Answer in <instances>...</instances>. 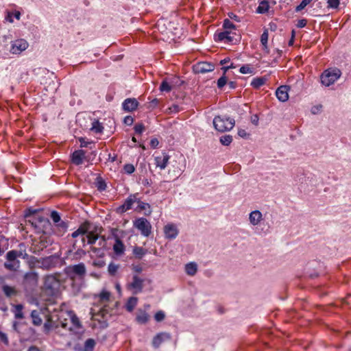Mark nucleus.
I'll return each instance as SVG.
<instances>
[{"mask_svg": "<svg viewBox=\"0 0 351 351\" xmlns=\"http://www.w3.org/2000/svg\"><path fill=\"white\" fill-rule=\"evenodd\" d=\"M234 124V119L227 116H216L213 119L215 128L221 132L232 130Z\"/></svg>", "mask_w": 351, "mask_h": 351, "instance_id": "obj_1", "label": "nucleus"}, {"mask_svg": "<svg viewBox=\"0 0 351 351\" xmlns=\"http://www.w3.org/2000/svg\"><path fill=\"white\" fill-rule=\"evenodd\" d=\"M341 75V71L337 68H330L324 71L321 75V82L326 86L333 84Z\"/></svg>", "mask_w": 351, "mask_h": 351, "instance_id": "obj_2", "label": "nucleus"}, {"mask_svg": "<svg viewBox=\"0 0 351 351\" xmlns=\"http://www.w3.org/2000/svg\"><path fill=\"white\" fill-rule=\"evenodd\" d=\"M67 315L70 319L71 324L69 325L67 319H64L63 321L60 322L62 328L67 329L69 331H76L82 328L81 322L73 311H69Z\"/></svg>", "mask_w": 351, "mask_h": 351, "instance_id": "obj_3", "label": "nucleus"}, {"mask_svg": "<svg viewBox=\"0 0 351 351\" xmlns=\"http://www.w3.org/2000/svg\"><path fill=\"white\" fill-rule=\"evenodd\" d=\"M22 254L23 253L17 250H10L6 254V259L8 261H13V263H4L5 268L12 271H16L20 266V262L16 260V258L21 256Z\"/></svg>", "mask_w": 351, "mask_h": 351, "instance_id": "obj_4", "label": "nucleus"}, {"mask_svg": "<svg viewBox=\"0 0 351 351\" xmlns=\"http://www.w3.org/2000/svg\"><path fill=\"white\" fill-rule=\"evenodd\" d=\"M144 280L141 278L138 275L134 274L132 281L127 284L126 287L134 294H138L142 292L143 289Z\"/></svg>", "mask_w": 351, "mask_h": 351, "instance_id": "obj_5", "label": "nucleus"}, {"mask_svg": "<svg viewBox=\"0 0 351 351\" xmlns=\"http://www.w3.org/2000/svg\"><path fill=\"white\" fill-rule=\"evenodd\" d=\"M134 226L138 228L144 236H148L151 233L152 226L145 218L141 217L134 221Z\"/></svg>", "mask_w": 351, "mask_h": 351, "instance_id": "obj_6", "label": "nucleus"}, {"mask_svg": "<svg viewBox=\"0 0 351 351\" xmlns=\"http://www.w3.org/2000/svg\"><path fill=\"white\" fill-rule=\"evenodd\" d=\"M28 47L27 42L24 39H18L12 43L10 52L13 54H19Z\"/></svg>", "mask_w": 351, "mask_h": 351, "instance_id": "obj_7", "label": "nucleus"}, {"mask_svg": "<svg viewBox=\"0 0 351 351\" xmlns=\"http://www.w3.org/2000/svg\"><path fill=\"white\" fill-rule=\"evenodd\" d=\"M171 335L167 332H161L155 335V348L171 341Z\"/></svg>", "mask_w": 351, "mask_h": 351, "instance_id": "obj_8", "label": "nucleus"}, {"mask_svg": "<svg viewBox=\"0 0 351 351\" xmlns=\"http://www.w3.org/2000/svg\"><path fill=\"white\" fill-rule=\"evenodd\" d=\"M179 233L177 226L172 223H169L164 226V234L165 238L168 239H174Z\"/></svg>", "mask_w": 351, "mask_h": 351, "instance_id": "obj_9", "label": "nucleus"}, {"mask_svg": "<svg viewBox=\"0 0 351 351\" xmlns=\"http://www.w3.org/2000/svg\"><path fill=\"white\" fill-rule=\"evenodd\" d=\"M67 273L71 276L72 274L79 277H83L86 274V267L84 263L70 266L67 268Z\"/></svg>", "mask_w": 351, "mask_h": 351, "instance_id": "obj_10", "label": "nucleus"}, {"mask_svg": "<svg viewBox=\"0 0 351 351\" xmlns=\"http://www.w3.org/2000/svg\"><path fill=\"white\" fill-rule=\"evenodd\" d=\"M214 68L213 64L206 62H202L193 66V71L195 73H206L213 71Z\"/></svg>", "mask_w": 351, "mask_h": 351, "instance_id": "obj_11", "label": "nucleus"}, {"mask_svg": "<svg viewBox=\"0 0 351 351\" xmlns=\"http://www.w3.org/2000/svg\"><path fill=\"white\" fill-rule=\"evenodd\" d=\"M38 276L36 272H27L24 276L23 283L25 286L35 287L37 285Z\"/></svg>", "mask_w": 351, "mask_h": 351, "instance_id": "obj_12", "label": "nucleus"}, {"mask_svg": "<svg viewBox=\"0 0 351 351\" xmlns=\"http://www.w3.org/2000/svg\"><path fill=\"white\" fill-rule=\"evenodd\" d=\"M235 36L237 34L232 31L225 30L219 33L217 36L218 40L230 43H233L234 40L237 41V38H234Z\"/></svg>", "mask_w": 351, "mask_h": 351, "instance_id": "obj_13", "label": "nucleus"}, {"mask_svg": "<svg viewBox=\"0 0 351 351\" xmlns=\"http://www.w3.org/2000/svg\"><path fill=\"white\" fill-rule=\"evenodd\" d=\"M263 220V214L258 210H254L249 214V221L250 223L253 226L259 225Z\"/></svg>", "mask_w": 351, "mask_h": 351, "instance_id": "obj_14", "label": "nucleus"}, {"mask_svg": "<svg viewBox=\"0 0 351 351\" xmlns=\"http://www.w3.org/2000/svg\"><path fill=\"white\" fill-rule=\"evenodd\" d=\"M289 87L287 85H282L278 87L276 91V95L278 99L282 102L287 101L289 99L288 90Z\"/></svg>", "mask_w": 351, "mask_h": 351, "instance_id": "obj_15", "label": "nucleus"}, {"mask_svg": "<svg viewBox=\"0 0 351 351\" xmlns=\"http://www.w3.org/2000/svg\"><path fill=\"white\" fill-rule=\"evenodd\" d=\"M138 106V102L135 98H128L122 104L123 109L127 112L135 110Z\"/></svg>", "mask_w": 351, "mask_h": 351, "instance_id": "obj_16", "label": "nucleus"}, {"mask_svg": "<svg viewBox=\"0 0 351 351\" xmlns=\"http://www.w3.org/2000/svg\"><path fill=\"white\" fill-rule=\"evenodd\" d=\"M170 156L166 153H162L160 156L155 157V165L160 169H164L167 167Z\"/></svg>", "mask_w": 351, "mask_h": 351, "instance_id": "obj_17", "label": "nucleus"}, {"mask_svg": "<svg viewBox=\"0 0 351 351\" xmlns=\"http://www.w3.org/2000/svg\"><path fill=\"white\" fill-rule=\"evenodd\" d=\"M86 152L83 149L75 150L71 155V160L75 165H80L83 163L85 158Z\"/></svg>", "mask_w": 351, "mask_h": 351, "instance_id": "obj_18", "label": "nucleus"}, {"mask_svg": "<svg viewBox=\"0 0 351 351\" xmlns=\"http://www.w3.org/2000/svg\"><path fill=\"white\" fill-rule=\"evenodd\" d=\"M198 266L195 262H190L185 265L184 271L190 276H195L197 272Z\"/></svg>", "mask_w": 351, "mask_h": 351, "instance_id": "obj_19", "label": "nucleus"}, {"mask_svg": "<svg viewBox=\"0 0 351 351\" xmlns=\"http://www.w3.org/2000/svg\"><path fill=\"white\" fill-rule=\"evenodd\" d=\"M149 316L146 313L145 311L142 310V309H138V311L136 312V315L135 319L138 324H143L147 323L149 320Z\"/></svg>", "mask_w": 351, "mask_h": 351, "instance_id": "obj_20", "label": "nucleus"}, {"mask_svg": "<svg viewBox=\"0 0 351 351\" xmlns=\"http://www.w3.org/2000/svg\"><path fill=\"white\" fill-rule=\"evenodd\" d=\"M137 206L135 208V210L138 212H144L145 215H148L151 213L150 210V205L147 203H145L141 201L138 197V201L137 202Z\"/></svg>", "mask_w": 351, "mask_h": 351, "instance_id": "obj_21", "label": "nucleus"}, {"mask_svg": "<svg viewBox=\"0 0 351 351\" xmlns=\"http://www.w3.org/2000/svg\"><path fill=\"white\" fill-rule=\"evenodd\" d=\"M32 319V324L36 326H40L43 324V319L40 317V312L37 310H33L30 314Z\"/></svg>", "mask_w": 351, "mask_h": 351, "instance_id": "obj_22", "label": "nucleus"}, {"mask_svg": "<svg viewBox=\"0 0 351 351\" xmlns=\"http://www.w3.org/2000/svg\"><path fill=\"white\" fill-rule=\"evenodd\" d=\"M138 193L132 194L125 199L124 204L126 206V209H131L134 203L138 201Z\"/></svg>", "mask_w": 351, "mask_h": 351, "instance_id": "obj_23", "label": "nucleus"}, {"mask_svg": "<svg viewBox=\"0 0 351 351\" xmlns=\"http://www.w3.org/2000/svg\"><path fill=\"white\" fill-rule=\"evenodd\" d=\"M124 245L119 238L116 237L115 243L113 245V250L116 254L120 255L124 252Z\"/></svg>", "mask_w": 351, "mask_h": 351, "instance_id": "obj_24", "label": "nucleus"}, {"mask_svg": "<svg viewBox=\"0 0 351 351\" xmlns=\"http://www.w3.org/2000/svg\"><path fill=\"white\" fill-rule=\"evenodd\" d=\"M95 185L97 190L100 192L104 191L106 189L107 185L106 181L100 176H98L95 181Z\"/></svg>", "mask_w": 351, "mask_h": 351, "instance_id": "obj_25", "label": "nucleus"}, {"mask_svg": "<svg viewBox=\"0 0 351 351\" xmlns=\"http://www.w3.org/2000/svg\"><path fill=\"white\" fill-rule=\"evenodd\" d=\"M2 291L6 297L10 298L13 295H16L17 294V291L13 287H10L7 285H4L2 286Z\"/></svg>", "mask_w": 351, "mask_h": 351, "instance_id": "obj_26", "label": "nucleus"}, {"mask_svg": "<svg viewBox=\"0 0 351 351\" xmlns=\"http://www.w3.org/2000/svg\"><path fill=\"white\" fill-rule=\"evenodd\" d=\"M138 302V298L136 297H130L128 298L126 304L125 308L128 312H132Z\"/></svg>", "mask_w": 351, "mask_h": 351, "instance_id": "obj_27", "label": "nucleus"}, {"mask_svg": "<svg viewBox=\"0 0 351 351\" xmlns=\"http://www.w3.org/2000/svg\"><path fill=\"white\" fill-rule=\"evenodd\" d=\"M269 8V3L267 0H261L256 12L259 14H265L268 12Z\"/></svg>", "mask_w": 351, "mask_h": 351, "instance_id": "obj_28", "label": "nucleus"}, {"mask_svg": "<svg viewBox=\"0 0 351 351\" xmlns=\"http://www.w3.org/2000/svg\"><path fill=\"white\" fill-rule=\"evenodd\" d=\"M172 88L170 80L167 81V79L164 80L159 86L161 93H169Z\"/></svg>", "mask_w": 351, "mask_h": 351, "instance_id": "obj_29", "label": "nucleus"}, {"mask_svg": "<svg viewBox=\"0 0 351 351\" xmlns=\"http://www.w3.org/2000/svg\"><path fill=\"white\" fill-rule=\"evenodd\" d=\"M42 267L45 269H49L55 266L54 258L53 256H49L43 258L42 261Z\"/></svg>", "mask_w": 351, "mask_h": 351, "instance_id": "obj_30", "label": "nucleus"}, {"mask_svg": "<svg viewBox=\"0 0 351 351\" xmlns=\"http://www.w3.org/2000/svg\"><path fill=\"white\" fill-rule=\"evenodd\" d=\"M267 81V78L264 77H256L252 80L251 82V86L254 88H258L261 86H263L265 82Z\"/></svg>", "mask_w": 351, "mask_h": 351, "instance_id": "obj_31", "label": "nucleus"}, {"mask_svg": "<svg viewBox=\"0 0 351 351\" xmlns=\"http://www.w3.org/2000/svg\"><path fill=\"white\" fill-rule=\"evenodd\" d=\"M90 226V223L88 221H86L80 226V227L77 229V231L80 235H84L88 232Z\"/></svg>", "mask_w": 351, "mask_h": 351, "instance_id": "obj_32", "label": "nucleus"}, {"mask_svg": "<svg viewBox=\"0 0 351 351\" xmlns=\"http://www.w3.org/2000/svg\"><path fill=\"white\" fill-rule=\"evenodd\" d=\"M146 250L142 247L136 246L133 249V254L136 258L141 259L146 254Z\"/></svg>", "mask_w": 351, "mask_h": 351, "instance_id": "obj_33", "label": "nucleus"}, {"mask_svg": "<svg viewBox=\"0 0 351 351\" xmlns=\"http://www.w3.org/2000/svg\"><path fill=\"white\" fill-rule=\"evenodd\" d=\"M95 344V341L93 339H86L84 343V351H93Z\"/></svg>", "mask_w": 351, "mask_h": 351, "instance_id": "obj_34", "label": "nucleus"}, {"mask_svg": "<svg viewBox=\"0 0 351 351\" xmlns=\"http://www.w3.org/2000/svg\"><path fill=\"white\" fill-rule=\"evenodd\" d=\"M104 127L99 122V121L95 120L92 123L91 130L95 132L96 134H99L103 132Z\"/></svg>", "mask_w": 351, "mask_h": 351, "instance_id": "obj_35", "label": "nucleus"}, {"mask_svg": "<svg viewBox=\"0 0 351 351\" xmlns=\"http://www.w3.org/2000/svg\"><path fill=\"white\" fill-rule=\"evenodd\" d=\"M59 324H55L51 319H48L44 324L43 331L45 333H48L53 328H58Z\"/></svg>", "mask_w": 351, "mask_h": 351, "instance_id": "obj_36", "label": "nucleus"}, {"mask_svg": "<svg viewBox=\"0 0 351 351\" xmlns=\"http://www.w3.org/2000/svg\"><path fill=\"white\" fill-rule=\"evenodd\" d=\"M268 32L265 29L261 36V43L263 45V49L267 50Z\"/></svg>", "mask_w": 351, "mask_h": 351, "instance_id": "obj_37", "label": "nucleus"}, {"mask_svg": "<svg viewBox=\"0 0 351 351\" xmlns=\"http://www.w3.org/2000/svg\"><path fill=\"white\" fill-rule=\"evenodd\" d=\"M119 268V265H116L114 263H110L108 267V271L112 276H114Z\"/></svg>", "mask_w": 351, "mask_h": 351, "instance_id": "obj_38", "label": "nucleus"}, {"mask_svg": "<svg viewBox=\"0 0 351 351\" xmlns=\"http://www.w3.org/2000/svg\"><path fill=\"white\" fill-rule=\"evenodd\" d=\"M223 27L225 30L232 31L236 29V26L230 21L229 19H226L223 22Z\"/></svg>", "mask_w": 351, "mask_h": 351, "instance_id": "obj_39", "label": "nucleus"}, {"mask_svg": "<svg viewBox=\"0 0 351 351\" xmlns=\"http://www.w3.org/2000/svg\"><path fill=\"white\" fill-rule=\"evenodd\" d=\"M172 88L180 87L184 83V81L180 80L178 77H173L169 79Z\"/></svg>", "mask_w": 351, "mask_h": 351, "instance_id": "obj_40", "label": "nucleus"}, {"mask_svg": "<svg viewBox=\"0 0 351 351\" xmlns=\"http://www.w3.org/2000/svg\"><path fill=\"white\" fill-rule=\"evenodd\" d=\"M232 141V136L231 135H224L221 136L220 143L223 145H229Z\"/></svg>", "mask_w": 351, "mask_h": 351, "instance_id": "obj_41", "label": "nucleus"}, {"mask_svg": "<svg viewBox=\"0 0 351 351\" xmlns=\"http://www.w3.org/2000/svg\"><path fill=\"white\" fill-rule=\"evenodd\" d=\"M99 236L98 234H94L93 232H88L87 235L88 238V243L89 245H93L96 243L97 240L99 239Z\"/></svg>", "mask_w": 351, "mask_h": 351, "instance_id": "obj_42", "label": "nucleus"}, {"mask_svg": "<svg viewBox=\"0 0 351 351\" xmlns=\"http://www.w3.org/2000/svg\"><path fill=\"white\" fill-rule=\"evenodd\" d=\"M155 28H158V31L162 32L166 29L165 21L162 19H159L155 24Z\"/></svg>", "mask_w": 351, "mask_h": 351, "instance_id": "obj_43", "label": "nucleus"}, {"mask_svg": "<svg viewBox=\"0 0 351 351\" xmlns=\"http://www.w3.org/2000/svg\"><path fill=\"white\" fill-rule=\"evenodd\" d=\"M313 0H302V2L295 8L296 12H300L305 8Z\"/></svg>", "mask_w": 351, "mask_h": 351, "instance_id": "obj_44", "label": "nucleus"}, {"mask_svg": "<svg viewBox=\"0 0 351 351\" xmlns=\"http://www.w3.org/2000/svg\"><path fill=\"white\" fill-rule=\"evenodd\" d=\"M51 219L53 220V221L54 222V223H59L61 220V217L59 215V213L56 211V210H53L51 213V215H50Z\"/></svg>", "mask_w": 351, "mask_h": 351, "instance_id": "obj_45", "label": "nucleus"}, {"mask_svg": "<svg viewBox=\"0 0 351 351\" xmlns=\"http://www.w3.org/2000/svg\"><path fill=\"white\" fill-rule=\"evenodd\" d=\"M16 312L15 313V317L16 319H23L24 317L22 312L23 306L21 304H18L16 306Z\"/></svg>", "mask_w": 351, "mask_h": 351, "instance_id": "obj_46", "label": "nucleus"}, {"mask_svg": "<svg viewBox=\"0 0 351 351\" xmlns=\"http://www.w3.org/2000/svg\"><path fill=\"white\" fill-rule=\"evenodd\" d=\"M110 293L108 291L103 290L100 294L99 298L102 301H108L110 300Z\"/></svg>", "mask_w": 351, "mask_h": 351, "instance_id": "obj_47", "label": "nucleus"}, {"mask_svg": "<svg viewBox=\"0 0 351 351\" xmlns=\"http://www.w3.org/2000/svg\"><path fill=\"white\" fill-rule=\"evenodd\" d=\"M56 225L60 230L63 232H65L68 228V223L62 219L59 223H56Z\"/></svg>", "mask_w": 351, "mask_h": 351, "instance_id": "obj_48", "label": "nucleus"}, {"mask_svg": "<svg viewBox=\"0 0 351 351\" xmlns=\"http://www.w3.org/2000/svg\"><path fill=\"white\" fill-rule=\"evenodd\" d=\"M165 318V313L162 311H158L155 313V321L161 322Z\"/></svg>", "mask_w": 351, "mask_h": 351, "instance_id": "obj_49", "label": "nucleus"}, {"mask_svg": "<svg viewBox=\"0 0 351 351\" xmlns=\"http://www.w3.org/2000/svg\"><path fill=\"white\" fill-rule=\"evenodd\" d=\"M227 83V78L226 75H223L218 80H217V87L219 88H222Z\"/></svg>", "mask_w": 351, "mask_h": 351, "instance_id": "obj_50", "label": "nucleus"}, {"mask_svg": "<svg viewBox=\"0 0 351 351\" xmlns=\"http://www.w3.org/2000/svg\"><path fill=\"white\" fill-rule=\"evenodd\" d=\"M123 169L126 173L131 174L134 171L135 168L132 164H126L124 165Z\"/></svg>", "mask_w": 351, "mask_h": 351, "instance_id": "obj_51", "label": "nucleus"}, {"mask_svg": "<svg viewBox=\"0 0 351 351\" xmlns=\"http://www.w3.org/2000/svg\"><path fill=\"white\" fill-rule=\"evenodd\" d=\"M239 71L243 74H251L253 73V69L250 68L248 65H244L240 68Z\"/></svg>", "mask_w": 351, "mask_h": 351, "instance_id": "obj_52", "label": "nucleus"}, {"mask_svg": "<svg viewBox=\"0 0 351 351\" xmlns=\"http://www.w3.org/2000/svg\"><path fill=\"white\" fill-rule=\"evenodd\" d=\"M131 268H132V271L136 275L141 274L143 271V267L140 264H138V265L132 264L131 265Z\"/></svg>", "mask_w": 351, "mask_h": 351, "instance_id": "obj_53", "label": "nucleus"}, {"mask_svg": "<svg viewBox=\"0 0 351 351\" xmlns=\"http://www.w3.org/2000/svg\"><path fill=\"white\" fill-rule=\"evenodd\" d=\"M134 131L136 134H141L145 130V127L142 123H138L134 125Z\"/></svg>", "mask_w": 351, "mask_h": 351, "instance_id": "obj_54", "label": "nucleus"}, {"mask_svg": "<svg viewBox=\"0 0 351 351\" xmlns=\"http://www.w3.org/2000/svg\"><path fill=\"white\" fill-rule=\"evenodd\" d=\"M328 7L331 8H337L339 5V0H328Z\"/></svg>", "mask_w": 351, "mask_h": 351, "instance_id": "obj_55", "label": "nucleus"}, {"mask_svg": "<svg viewBox=\"0 0 351 351\" xmlns=\"http://www.w3.org/2000/svg\"><path fill=\"white\" fill-rule=\"evenodd\" d=\"M0 341L3 342L5 346H8L9 344L7 335L1 331H0Z\"/></svg>", "mask_w": 351, "mask_h": 351, "instance_id": "obj_56", "label": "nucleus"}, {"mask_svg": "<svg viewBox=\"0 0 351 351\" xmlns=\"http://www.w3.org/2000/svg\"><path fill=\"white\" fill-rule=\"evenodd\" d=\"M322 108V105L314 106L311 108V112L312 114H316L321 111Z\"/></svg>", "mask_w": 351, "mask_h": 351, "instance_id": "obj_57", "label": "nucleus"}, {"mask_svg": "<svg viewBox=\"0 0 351 351\" xmlns=\"http://www.w3.org/2000/svg\"><path fill=\"white\" fill-rule=\"evenodd\" d=\"M123 122L127 125H131L134 123V119L131 116H126L124 118Z\"/></svg>", "mask_w": 351, "mask_h": 351, "instance_id": "obj_58", "label": "nucleus"}, {"mask_svg": "<svg viewBox=\"0 0 351 351\" xmlns=\"http://www.w3.org/2000/svg\"><path fill=\"white\" fill-rule=\"evenodd\" d=\"M306 23H307V21L304 19H300L298 21V23L296 25L298 28H302L306 26Z\"/></svg>", "mask_w": 351, "mask_h": 351, "instance_id": "obj_59", "label": "nucleus"}, {"mask_svg": "<svg viewBox=\"0 0 351 351\" xmlns=\"http://www.w3.org/2000/svg\"><path fill=\"white\" fill-rule=\"evenodd\" d=\"M238 135L241 138H247L249 136V134L243 129H239L238 130Z\"/></svg>", "mask_w": 351, "mask_h": 351, "instance_id": "obj_60", "label": "nucleus"}, {"mask_svg": "<svg viewBox=\"0 0 351 351\" xmlns=\"http://www.w3.org/2000/svg\"><path fill=\"white\" fill-rule=\"evenodd\" d=\"M79 141L80 142V147H88V145L89 144L92 143L91 142L86 141L85 139L83 138H80Z\"/></svg>", "mask_w": 351, "mask_h": 351, "instance_id": "obj_61", "label": "nucleus"}, {"mask_svg": "<svg viewBox=\"0 0 351 351\" xmlns=\"http://www.w3.org/2000/svg\"><path fill=\"white\" fill-rule=\"evenodd\" d=\"M228 16L230 19H231L235 21H237V22L240 21L239 17L232 12L228 13Z\"/></svg>", "mask_w": 351, "mask_h": 351, "instance_id": "obj_62", "label": "nucleus"}, {"mask_svg": "<svg viewBox=\"0 0 351 351\" xmlns=\"http://www.w3.org/2000/svg\"><path fill=\"white\" fill-rule=\"evenodd\" d=\"M251 122L255 125H257L258 123V117L256 114L252 116L251 117Z\"/></svg>", "mask_w": 351, "mask_h": 351, "instance_id": "obj_63", "label": "nucleus"}, {"mask_svg": "<svg viewBox=\"0 0 351 351\" xmlns=\"http://www.w3.org/2000/svg\"><path fill=\"white\" fill-rule=\"evenodd\" d=\"M27 351H41L40 349L39 348H38L37 346H31Z\"/></svg>", "mask_w": 351, "mask_h": 351, "instance_id": "obj_64", "label": "nucleus"}]
</instances>
